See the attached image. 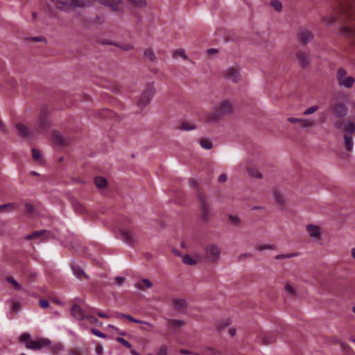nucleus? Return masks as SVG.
Listing matches in <instances>:
<instances>
[{"label":"nucleus","instance_id":"nucleus-1","mask_svg":"<svg viewBox=\"0 0 355 355\" xmlns=\"http://www.w3.org/2000/svg\"><path fill=\"white\" fill-rule=\"evenodd\" d=\"M234 112V108L232 101L230 99H223L215 104L213 111L205 112L202 116V120L207 124H214L225 116L233 114Z\"/></svg>","mask_w":355,"mask_h":355},{"label":"nucleus","instance_id":"nucleus-35","mask_svg":"<svg viewBox=\"0 0 355 355\" xmlns=\"http://www.w3.org/2000/svg\"><path fill=\"white\" fill-rule=\"evenodd\" d=\"M46 233V231H45V230L37 231V232H35L28 235L26 236V239L28 240L35 239L42 236V235H44Z\"/></svg>","mask_w":355,"mask_h":355},{"label":"nucleus","instance_id":"nucleus-60","mask_svg":"<svg viewBox=\"0 0 355 355\" xmlns=\"http://www.w3.org/2000/svg\"><path fill=\"white\" fill-rule=\"evenodd\" d=\"M227 175L226 174H221L218 177V180L220 182H225L227 180Z\"/></svg>","mask_w":355,"mask_h":355},{"label":"nucleus","instance_id":"nucleus-18","mask_svg":"<svg viewBox=\"0 0 355 355\" xmlns=\"http://www.w3.org/2000/svg\"><path fill=\"white\" fill-rule=\"evenodd\" d=\"M341 34L345 36L355 37V24H350L349 26H343L341 28Z\"/></svg>","mask_w":355,"mask_h":355},{"label":"nucleus","instance_id":"nucleus-41","mask_svg":"<svg viewBox=\"0 0 355 355\" xmlns=\"http://www.w3.org/2000/svg\"><path fill=\"white\" fill-rule=\"evenodd\" d=\"M285 291L290 296H294L296 293L293 286L289 283L285 285Z\"/></svg>","mask_w":355,"mask_h":355},{"label":"nucleus","instance_id":"nucleus-25","mask_svg":"<svg viewBox=\"0 0 355 355\" xmlns=\"http://www.w3.org/2000/svg\"><path fill=\"white\" fill-rule=\"evenodd\" d=\"M17 207L14 203H8L0 205V211L12 212Z\"/></svg>","mask_w":355,"mask_h":355},{"label":"nucleus","instance_id":"nucleus-20","mask_svg":"<svg viewBox=\"0 0 355 355\" xmlns=\"http://www.w3.org/2000/svg\"><path fill=\"white\" fill-rule=\"evenodd\" d=\"M315 125L316 123L313 119L303 118L300 123V128L302 129H309L315 127Z\"/></svg>","mask_w":355,"mask_h":355},{"label":"nucleus","instance_id":"nucleus-22","mask_svg":"<svg viewBox=\"0 0 355 355\" xmlns=\"http://www.w3.org/2000/svg\"><path fill=\"white\" fill-rule=\"evenodd\" d=\"M184 324V322L180 320H170L168 322L167 326L169 329L174 328L178 329L182 327Z\"/></svg>","mask_w":355,"mask_h":355},{"label":"nucleus","instance_id":"nucleus-39","mask_svg":"<svg viewBox=\"0 0 355 355\" xmlns=\"http://www.w3.org/2000/svg\"><path fill=\"white\" fill-rule=\"evenodd\" d=\"M322 20L325 25L329 26L335 21V17L333 15H330L328 16L323 17L322 18Z\"/></svg>","mask_w":355,"mask_h":355},{"label":"nucleus","instance_id":"nucleus-63","mask_svg":"<svg viewBox=\"0 0 355 355\" xmlns=\"http://www.w3.org/2000/svg\"><path fill=\"white\" fill-rule=\"evenodd\" d=\"M229 334L231 336H235L236 334V329H234V328H231L229 329Z\"/></svg>","mask_w":355,"mask_h":355},{"label":"nucleus","instance_id":"nucleus-4","mask_svg":"<svg viewBox=\"0 0 355 355\" xmlns=\"http://www.w3.org/2000/svg\"><path fill=\"white\" fill-rule=\"evenodd\" d=\"M198 198L200 203V217L202 220L207 222L211 217L210 205L207 202L205 196L199 194Z\"/></svg>","mask_w":355,"mask_h":355},{"label":"nucleus","instance_id":"nucleus-38","mask_svg":"<svg viewBox=\"0 0 355 355\" xmlns=\"http://www.w3.org/2000/svg\"><path fill=\"white\" fill-rule=\"evenodd\" d=\"M173 55L175 58L181 57L184 60H187L188 59V58H187V55L185 53V51L184 49H179L175 50L173 52Z\"/></svg>","mask_w":355,"mask_h":355},{"label":"nucleus","instance_id":"nucleus-56","mask_svg":"<svg viewBox=\"0 0 355 355\" xmlns=\"http://www.w3.org/2000/svg\"><path fill=\"white\" fill-rule=\"evenodd\" d=\"M252 257V254L250 253H244V254H240L239 257H238V259L239 261H242L243 259H248L250 257Z\"/></svg>","mask_w":355,"mask_h":355},{"label":"nucleus","instance_id":"nucleus-40","mask_svg":"<svg viewBox=\"0 0 355 355\" xmlns=\"http://www.w3.org/2000/svg\"><path fill=\"white\" fill-rule=\"evenodd\" d=\"M7 281L10 283L11 284H12V286H14V288L16 289V290H18V291H20L21 290V286L12 277H8L7 279Z\"/></svg>","mask_w":355,"mask_h":355},{"label":"nucleus","instance_id":"nucleus-33","mask_svg":"<svg viewBox=\"0 0 355 355\" xmlns=\"http://www.w3.org/2000/svg\"><path fill=\"white\" fill-rule=\"evenodd\" d=\"M200 146L205 150H210L213 147V144L211 141L203 139L200 141Z\"/></svg>","mask_w":355,"mask_h":355},{"label":"nucleus","instance_id":"nucleus-59","mask_svg":"<svg viewBox=\"0 0 355 355\" xmlns=\"http://www.w3.org/2000/svg\"><path fill=\"white\" fill-rule=\"evenodd\" d=\"M95 313L101 318H108L110 317V315L104 313V312H102V311H95Z\"/></svg>","mask_w":355,"mask_h":355},{"label":"nucleus","instance_id":"nucleus-62","mask_svg":"<svg viewBox=\"0 0 355 355\" xmlns=\"http://www.w3.org/2000/svg\"><path fill=\"white\" fill-rule=\"evenodd\" d=\"M207 52L208 54H216L218 53V50L216 49H209Z\"/></svg>","mask_w":355,"mask_h":355},{"label":"nucleus","instance_id":"nucleus-48","mask_svg":"<svg viewBox=\"0 0 355 355\" xmlns=\"http://www.w3.org/2000/svg\"><path fill=\"white\" fill-rule=\"evenodd\" d=\"M63 346L61 344H55L52 347V352L58 354L63 350Z\"/></svg>","mask_w":355,"mask_h":355},{"label":"nucleus","instance_id":"nucleus-57","mask_svg":"<svg viewBox=\"0 0 355 355\" xmlns=\"http://www.w3.org/2000/svg\"><path fill=\"white\" fill-rule=\"evenodd\" d=\"M74 209L78 212H82L84 211V207L80 203H76L74 204Z\"/></svg>","mask_w":355,"mask_h":355},{"label":"nucleus","instance_id":"nucleus-21","mask_svg":"<svg viewBox=\"0 0 355 355\" xmlns=\"http://www.w3.org/2000/svg\"><path fill=\"white\" fill-rule=\"evenodd\" d=\"M197 128L196 124L193 122L184 121L180 125V130L184 131L193 130Z\"/></svg>","mask_w":355,"mask_h":355},{"label":"nucleus","instance_id":"nucleus-53","mask_svg":"<svg viewBox=\"0 0 355 355\" xmlns=\"http://www.w3.org/2000/svg\"><path fill=\"white\" fill-rule=\"evenodd\" d=\"M95 352L97 355H103V347L101 345H97L95 347Z\"/></svg>","mask_w":355,"mask_h":355},{"label":"nucleus","instance_id":"nucleus-2","mask_svg":"<svg viewBox=\"0 0 355 355\" xmlns=\"http://www.w3.org/2000/svg\"><path fill=\"white\" fill-rule=\"evenodd\" d=\"M205 259L212 263L217 262L220 257L221 248L216 243H210L205 248Z\"/></svg>","mask_w":355,"mask_h":355},{"label":"nucleus","instance_id":"nucleus-27","mask_svg":"<svg viewBox=\"0 0 355 355\" xmlns=\"http://www.w3.org/2000/svg\"><path fill=\"white\" fill-rule=\"evenodd\" d=\"M53 140L58 145H64L65 144L62 135L58 132H53Z\"/></svg>","mask_w":355,"mask_h":355},{"label":"nucleus","instance_id":"nucleus-37","mask_svg":"<svg viewBox=\"0 0 355 355\" xmlns=\"http://www.w3.org/2000/svg\"><path fill=\"white\" fill-rule=\"evenodd\" d=\"M124 318L128 319V320H129L130 321L133 322H135V323H138V324H144L148 325V326H150V327H152V326H153L150 323H149V322H148L142 321V320H139L135 319V318H132L130 315L125 314V316H124Z\"/></svg>","mask_w":355,"mask_h":355},{"label":"nucleus","instance_id":"nucleus-31","mask_svg":"<svg viewBox=\"0 0 355 355\" xmlns=\"http://www.w3.org/2000/svg\"><path fill=\"white\" fill-rule=\"evenodd\" d=\"M319 109H320V107L318 105H313V106H311V107L305 109L303 111L302 114L304 116H309V115H311V114L315 113Z\"/></svg>","mask_w":355,"mask_h":355},{"label":"nucleus","instance_id":"nucleus-5","mask_svg":"<svg viewBox=\"0 0 355 355\" xmlns=\"http://www.w3.org/2000/svg\"><path fill=\"white\" fill-rule=\"evenodd\" d=\"M155 93V88L153 85H146L145 89L138 100V105L140 107L146 106L151 101Z\"/></svg>","mask_w":355,"mask_h":355},{"label":"nucleus","instance_id":"nucleus-15","mask_svg":"<svg viewBox=\"0 0 355 355\" xmlns=\"http://www.w3.org/2000/svg\"><path fill=\"white\" fill-rule=\"evenodd\" d=\"M120 234L121 239L128 244H132L137 239L136 236L133 232L123 231L120 233Z\"/></svg>","mask_w":355,"mask_h":355},{"label":"nucleus","instance_id":"nucleus-7","mask_svg":"<svg viewBox=\"0 0 355 355\" xmlns=\"http://www.w3.org/2000/svg\"><path fill=\"white\" fill-rule=\"evenodd\" d=\"M51 343V340L46 338H40L38 340H33L32 339L28 345H26V347L33 350H39L43 347L49 346Z\"/></svg>","mask_w":355,"mask_h":355},{"label":"nucleus","instance_id":"nucleus-46","mask_svg":"<svg viewBox=\"0 0 355 355\" xmlns=\"http://www.w3.org/2000/svg\"><path fill=\"white\" fill-rule=\"evenodd\" d=\"M271 6L277 10L280 11L282 8V5L281 2L278 0H272Z\"/></svg>","mask_w":355,"mask_h":355},{"label":"nucleus","instance_id":"nucleus-55","mask_svg":"<svg viewBox=\"0 0 355 355\" xmlns=\"http://www.w3.org/2000/svg\"><path fill=\"white\" fill-rule=\"evenodd\" d=\"M39 303L41 307L43 309H46L49 306V303L46 300H40Z\"/></svg>","mask_w":355,"mask_h":355},{"label":"nucleus","instance_id":"nucleus-43","mask_svg":"<svg viewBox=\"0 0 355 355\" xmlns=\"http://www.w3.org/2000/svg\"><path fill=\"white\" fill-rule=\"evenodd\" d=\"M298 255L297 253H290L286 254H278L275 257L276 259H291L293 257H295Z\"/></svg>","mask_w":355,"mask_h":355},{"label":"nucleus","instance_id":"nucleus-11","mask_svg":"<svg viewBox=\"0 0 355 355\" xmlns=\"http://www.w3.org/2000/svg\"><path fill=\"white\" fill-rule=\"evenodd\" d=\"M239 167L241 169L245 168L248 171V174L252 177H254V178H258V179H261L263 178V175L260 171H259L257 168H249L248 164L246 162L239 164Z\"/></svg>","mask_w":355,"mask_h":355},{"label":"nucleus","instance_id":"nucleus-47","mask_svg":"<svg viewBox=\"0 0 355 355\" xmlns=\"http://www.w3.org/2000/svg\"><path fill=\"white\" fill-rule=\"evenodd\" d=\"M257 249L259 251H263V250H275V249H276V246L273 244H267V245H260L258 247Z\"/></svg>","mask_w":355,"mask_h":355},{"label":"nucleus","instance_id":"nucleus-30","mask_svg":"<svg viewBox=\"0 0 355 355\" xmlns=\"http://www.w3.org/2000/svg\"><path fill=\"white\" fill-rule=\"evenodd\" d=\"M144 55L146 59L149 60L150 62H153L156 60L155 54L150 49L144 50Z\"/></svg>","mask_w":355,"mask_h":355},{"label":"nucleus","instance_id":"nucleus-29","mask_svg":"<svg viewBox=\"0 0 355 355\" xmlns=\"http://www.w3.org/2000/svg\"><path fill=\"white\" fill-rule=\"evenodd\" d=\"M173 305L178 309H182L187 305L186 301L182 299H174L173 300Z\"/></svg>","mask_w":355,"mask_h":355},{"label":"nucleus","instance_id":"nucleus-64","mask_svg":"<svg viewBox=\"0 0 355 355\" xmlns=\"http://www.w3.org/2000/svg\"><path fill=\"white\" fill-rule=\"evenodd\" d=\"M124 316H125V314L117 313L114 315V317L116 318H124Z\"/></svg>","mask_w":355,"mask_h":355},{"label":"nucleus","instance_id":"nucleus-54","mask_svg":"<svg viewBox=\"0 0 355 355\" xmlns=\"http://www.w3.org/2000/svg\"><path fill=\"white\" fill-rule=\"evenodd\" d=\"M121 49L125 50V51H129L133 49L134 44L132 43L125 44L121 46H119Z\"/></svg>","mask_w":355,"mask_h":355},{"label":"nucleus","instance_id":"nucleus-10","mask_svg":"<svg viewBox=\"0 0 355 355\" xmlns=\"http://www.w3.org/2000/svg\"><path fill=\"white\" fill-rule=\"evenodd\" d=\"M334 114L340 118L345 117L348 113V109L343 103H336L333 106Z\"/></svg>","mask_w":355,"mask_h":355},{"label":"nucleus","instance_id":"nucleus-61","mask_svg":"<svg viewBox=\"0 0 355 355\" xmlns=\"http://www.w3.org/2000/svg\"><path fill=\"white\" fill-rule=\"evenodd\" d=\"M26 208L27 211L32 212L34 209V206L32 204L26 203Z\"/></svg>","mask_w":355,"mask_h":355},{"label":"nucleus","instance_id":"nucleus-58","mask_svg":"<svg viewBox=\"0 0 355 355\" xmlns=\"http://www.w3.org/2000/svg\"><path fill=\"white\" fill-rule=\"evenodd\" d=\"M141 282L144 284V286L148 288H150L153 286V284L152 283L150 282V280L147 279H144L141 280Z\"/></svg>","mask_w":355,"mask_h":355},{"label":"nucleus","instance_id":"nucleus-45","mask_svg":"<svg viewBox=\"0 0 355 355\" xmlns=\"http://www.w3.org/2000/svg\"><path fill=\"white\" fill-rule=\"evenodd\" d=\"M32 156L35 160L38 161V162H40L42 159V155H41L40 152L38 150L35 149V148L32 149Z\"/></svg>","mask_w":355,"mask_h":355},{"label":"nucleus","instance_id":"nucleus-17","mask_svg":"<svg viewBox=\"0 0 355 355\" xmlns=\"http://www.w3.org/2000/svg\"><path fill=\"white\" fill-rule=\"evenodd\" d=\"M200 260L199 257L195 256V257H192L189 254H185L182 257V261L184 264L193 266L196 265Z\"/></svg>","mask_w":355,"mask_h":355},{"label":"nucleus","instance_id":"nucleus-6","mask_svg":"<svg viewBox=\"0 0 355 355\" xmlns=\"http://www.w3.org/2000/svg\"><path fill=\"white\" fill-rule=\"evenodd\" d=\"M223 77L229 81L238 83L241 80L239 70L234 67H228L223 72Z\"/></svg>","mask_w":355,"mask_h":355},{"label":"nucleus","instance_id":"nucleus-9","mask_svg":"<svg viewBox=\"0 0 355 355\" xmlns=\"http://www.w3.org/2000/svg\"><path fill=\"white\" fill-rule=\"evenodd\" d=\"M306 230L308 232L309 236L314 240H318L321 236V230L320 227L316 225H307L306 227Z\"/></svg>","mask_w":355,"mask_h":355},{"label":"nucleus","instance_id":"nucleus-14","mask_svg":"<svg viewBox=\"0 0 355 355\" xmlns=\"http://www.w3.org/2000/svg\"><path fill=\"white\" fill-rule=\"evenodd\" d=\"M296 58L299 64L303 67L307 66L309 63V58L308 55L303 51L297 52L296 54Z\"/></svg>","mask_w":355,"mask_h":355},{"label":"nucleus","instance_id":"nucleus-12","mask_svg":"<svg viewBox=\"0 0 355 355\" xmlns=\"http://www.w3.org/2000/svg\"><path fill=\"white\" fill-rule=\"evenodd\" d=\"M299 40L303 43H307L313 38L312 33L306 28H302L298 34Z\"/></svg>","mask_w":355,"mask_h":355},{"label":"nucleus","instance_id":"nucleus-13","mask_svg":"<svg viewBox=\"0 0 355 355\" xmlns=\"http://www.w3.org/2000/svg\"><path fill=\"white\" fill-rule=\"evenodd\" d=\"M71 313L72 315L78 320H82L85 319L86 316L83 310L80 308V306L77 304L73 305L71 309Z\"/></svg>","mask_w":355,"mask_h":355},{"label":"nucleus","instance_id":"nucleus-34","mask_svg":"<svg viewBox=\"0 0 355 355\" xmlns=\"http://www.w3.org/2000/svg\"><path fill=\"white\" fill-rule=\"evenodd\" d=\"M19 340L21 343H24L26 345H28L31 343V341L32 340V338L29 334L24 332L20 336Z\"/></svg>","mask_w":355,"mask_h":355},{"label":"nucleus","instance_id":"nucleus-8","mask_svg":"<svg viewBox=\"0 0 355 355\" xmlns=\"http://www.w3.org/2000/svg\"><path fill=\"white\" fill-rule=\"evenodd\" d=\"M50 125L49 120L48 119L46 112L42 113L35 123V129L37 131L46 129Z\"/></svg>","mask_w":355,"mask_h":355},{"label":"nucleus","instance_id":"nucleus-36","mask_svg":"<svg viewBox=\"0 0 355 355\" xmlns=\"http://www.w3.org/2000/svg\"><path fill=\"white\" fill-rule=\"evenodd\" d=\"M228 218L230 223L233 225L238 226L241 223V219L236 215L230 214L229 215Z\"/></svg>","mask_w":355,"mask_h":355},{"label":"nucleus","instance_id":"nucleus-52","mask_svg":"<svg viewBox=\"0 0 355 355\" xmlns=\"http://www.w3.org/2000/svg\"><path fill=\"white\" fill-rule=\"evenodd\" d=\"M125 281V278L122 277H116L114 279V282L112 284L121 285Z\"/></svg>","mask_w":355,"mask_h":355},{"label":"nucleus","instance_id":"nucleus-32","mask_svg":"<svg viewBox=\"0 0 355 355\" xmlns=\"http://www.w3.org/2000/svg\"><path fill=\"white\" fill-rule=\"evenodd\" d=\"M72 270L74 275L80 279H81L83 277H85L84 271L79 267L73 266Z\"/></svg>","mask_w":355,"mask_h":355},{"label":"nucleus","instance_id":"nucleus-24","mask_svg":"<svg viewBox=\"0 0 355 355\" xmlns=\"http://www.w3.org/2000/svg\"><path fill=\"white\" fill-rule=\"evenodd\" d=\"M343 130L349 133L355 132V123L347 121L343 124Z\"/></svg>","mask_w":355,"mask_h":355},{"label":"nucleus","instance_id":"nucleus-19","mask_svg":"<svg viewBox=\"0 0 355 355\" xmlns=\"http://www.w3.org/2000/svg\"><path fill=\"white\" fill-rule=\"evenodd\" d=\"M16 127L19 135L21 137H28L31 135V132L26 125L22 123H18Z\"/></svg>","mask_w":355,"mask_h":355},{"label":"nucleus","instance_id":"nucleus-51","mask_svg":"<svg viewBox=\"0 0 355 355\" xmlns=\"http://www.w3.org/2000/svg\"><path fill=\"white\" fill-rule=\"evenodd\" d=\"M303 118H295V117H289L287 119L288 121L292 123H301Z\"/></svg>","mask_w":355,"mask_h":355},{"label":"nucleus","instance_id":"nucleus-28","mask_svg":"<svg viewBox=\"0 0 355 355\" xmlns=\"http://www.w3.org/2000/svg\"><path fill=\"white\" fill-rule=\"evenodd\" d=\"M95 184L97 187L103 189L107 185V180L103 177H96L94 180Z\"/></svg>","mask_w":355,"mask_h":355},{"label":"nucleus","instance_id":"nucleus-44","mask_svg":"<svg viewBox=\"0 0 355 355\" xmlns=\"http://www.w3.org/2000/svg\"><path fill=\"white\" fill-rule=\"evenodd\" d=\"M116 340L117 342H119V343L122 344L126 348H128V349H131L132 348V345L128 341L125 340L123 338L118 337V338H116Z\"/></svg>","mask_w":355,"mask_h":355},{"label":"nucleus","instance_id":"nucleus-16","mask_svg":"<svg viewBox=\"0 0 355 355\" xmlns=\"http://www.w3.org/2000/svg\"><path fill=\"white\" fill-rule=\"evenodd\" d=\"M16 85V80L12 76H6L2 83L0 84L1 89L13 88Z\"/></svg>","mask_w":355,"mask_h":355},{"label":"nucleus","instance_id":"nucleus-42","mask_svg":"<svg viewBox=\"0 0 355 355\" xmlns=\"http://www.w3.org/2000/svg\"><path fill=\"white\" fill-rule=\"evenodd\" d=\"M130 2L137 6V7H139V8H143L144 6H146V0H129Z\"/></svg>","mask_w":355,"mask_h":355},{"label":"nucleus","instance_id":"nucleus-49","mask_svg":"<svg viewBox=\"0 0 355 355\" xmlns=\"http://www.w3.org/2000/svg\"><path fill=\"white\" fill-rule=\"evenodd\" d=\"M92 333L95 335L96 336L101 338H105L107 336L105 334L101 332L99 330L96 329H92L91 330Z\"/></svg>","mask_w":355,"mask_h":355},{"label":"nucleus","instance_id":"nucleus-26","mask_svg":"<svg viewBox=\"0 0 355 355\" xmlns=\"http://www.w3.org/2000/svg\"><path fill=\"white\" fill-rule=\"evenodd\" d=\"M345 148L347 151H352L353 149V139L350 135H344Z\"/></svg>","mask_w":355,"mask_h":355},{"label":"nucleus","instance_id":"nucleus-23","mask_svg":"<svg viewBox=\"0 0 355 355\" xmlns=\"http://www.w3.org/2000/svg\"><path fill=\"white\" fill-rule=\"evenodd\" d=\"M272 198L278 205H282L285 202L284 197L279 191H274L272 192Z\"/></svg>","mask_w":355,"mask_h":355},{"label":"nucleus","instance_id":"nucleus-50","mask_svg":"<svg viewBox=\"0 0 355 355\" xmlns=\"http://www.w3.org/2000/svg\"><path fill=\"white\" fill-rule=\"evenodd\" d=\"M85 318L91 324H101V323H98V320L92 315H87Z\"/></svg>","mask_w":355,"mask_h":355},{"label":"nucleus","instance_id":"nucleus-3","mask_svg":"<svg viewBox=\"0 0 355 355\" xmlns=\"http://www.w3.org/2000/svg\"><path fill=\"white\" fill-rule=\"evenodd\" d=\"M336 78L338 85L347 89L352 87L355 83L354 78L348 76L347 71L343 68H339L337 70Z\"/></svg>","mask_w":355,"mask_h":355}]
</instances>
